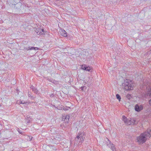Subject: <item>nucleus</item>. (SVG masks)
Masks as SVG:
<instances>
[{
  "mask_svg": "<svg viewBox=\"0 0 151 151\" xmlns=\"http://www.w3.org/2000/svg\"><path fill=\"white\" fill-rule=\"evenodd\" d=\"M142 85L140 87L141 90L145 91V93L142 94V96L147 99L151 98V88L149 86V83L147 81H143Z\"/></svg>",
  "mask_w": 151,
  "mask_h": 151,
  "instance_id": "obj_1",
  "label": "nucleus"
},
{
  "mask_svg": "<svg viewBox=\"0 0 151 151\" xmlns=\"http://www.w3.org/2000/svg\"><path fill=\"white\" fill-rule=\"evenodd\" d=\"M85 138V134L83 132H79L75 138V143L79 146L81 145Z\"/></svg>",
  "mask_w": 151,
  "mask_h": 151,
  "instance_id": "obj_2",
  "label": "nucleus"
},
{
  "mask_svg": "<svg viewBox=\"0 0 151 151\" xmlns=\"http://www.w3.org/2000/svg\"><path fill=\"white\" fill-rule=\"evenodd\" d=\"M132 81L126 79L124 81V83L122 84V86H124V89L127 90H132L133 89L134 85L132 84Z\"/></svg>",
  "mask_w": 151,
  "mask_h": 151,
  "instance_id": "obj_3",
  "label": "nucleus"
},
{
  "mask_svg": "<svg viewBox=\"0 0 151 151\" xmlns=\"http://www.w3.org/2000/svg\"><path fill=\"white\" fill-rule=\"evenodd\" d=\"M148 134V133L147 132L146 133L143 132L141 133L139 136L137 137V142L140 144L145 143L148 138L146 136L145 134Z\"/></svg>",
  "mask_w": 151,
  "mask_h": 151,
  "instance_id": "obj_4",
  "label": "nucleus"
},
{
  "mask_svg": "<svg viewBox=\"0 0 151 151\" xmlns=\"http://www.w3.org/2000/svg\"><path fill=\"white\" fill-rule=\"evenodd\" d=\"M122 120L125 123L128 125H134V124H137L138 123L134 119H127L124 116H122Z\"/></svg>",
  "mask_w": 151,
  "mask_h": 151,
  "instance_id": "obj_5",
  "label": "nucleus"
},
{
  "mask_svg": "<svg viewBox=\"0 0 151 151\" xmlns=\"http://www.w3.org/2000/svg\"><path fill=\"white\" fill-rule=\"evenodd\" d=\"M143 106L142 105L136 104L134 107L135 110L137 112H139L143 109Z\"/></svg>",
  "mask_w": 151,
  "mask_h": 151,
  "instance_id": "obj_6",
  "label": "nucleus"
},
{
  "mask_svg": "<svg viewBox=\"0 0 151 151\" xmlns=\"http://www.w3.org/2000/svg\"><path fill=\"white\" fill-rule=\"evenodd\" d=\"M18 2H19V0H8L7 1L8 4L10 6H12Z\"/></svg>",
  "mask_w": 151,
  "mask_h": 151,
  "instance_id": "obj_7",
  "label": "nucleus"
},
{
  "mask_svg": "<svg viewBox=\"0 0 151 151\" xmlns=\"http://www.w3.org/2000/svg\"><path fill=\"white\" fill-rule=\"evenodd\" d=\"M81 68L82 69L85 70L87 71H90L91 70L90 67L87 66L86 65H81Z\"/></svg>",
  "mask_w": 151,
  "mask_h": 151,
  "instance_id": "obj_8",
  "label": "nucleus"
},
{
  "mask_svg": "<svg viewBox=\"0 0 151 151\" xmlns=\"http://www.w3.org/2000/svg\"><path fill=\"white\" fill-rule=\"evenodd\" d=\"M36 32L37 33L38 35H41L42 34V32H44V29H41V28H38L36 30Z\"/></svg>",
  "mask_w": 151,
  "mask_h": 151,
  "instance_id": "obj_9",
  "label": "nucleus"
},
{
  "mask_svg": "<svg viewBox=\"0 0 151 151\" xmlns=\"http://www.w3.org/2000/svg\"><path fill=\"white\" fill-rule=\"evenodd\" d=\"M63 119H64V121L65 125H66V123H68L69 121V116L68 115H66L65 116H63Z\"/></svg>",
  "mask_w": 151,
  "mask_h": 151,
  "instance_id": "obj_10",
  "label": "nucleus"
},
{
  "mask_svg": "<svg viewBox=\"0 0 151 151\" xmlns=\"http://www.w3.org/2000/svg\"><path fill=\"white\" fill-rule=\"evenodd\" d=\"M14 8L16 9H19L21 7L22 4L21 2H18L14 4Z\"/></svg>",
  "mask_w": 151,
  "mask_h": 151,
  "instance_id": "obj_11",
  "label": "nucleus"
},
{
  "mask_svg": "<svg viewBox=\"0 0 151 151\" xmlns=\"http://www.w3.org/2000/svg\"><path fill=\"white\" fill-rule=\"evenodd\" d=\"M60 34L62 36L66 37H67V34L66 32L64 29H62L60 32Z\"/></svg>",
  "mask_w": 151,
  "mask_h": 151,
  "instance_id": "obj_12",
  "label": "nucleus"
},
{
  "mask_svg": "<svg viewBox=\"0 0 151 151\" xmlns=\"http://www.w3.org/2000/svg\"><path fill=\"white\" fill-rule=\"evenodd\" d=\"M30 88L32 90V91L36 93V94H37L38 93V91L37 90V89L36 88H35V87H34L33 86H31L30 87Z\"/></svg>",
  "mask_w": 151,
  "mask_h": 151,
  "instance_id": "obj_13",
  "label": "nucleus"
},
{
  "mask_svg": "<svg viewBox=\"0 0 151 151\" xmlns=\"http://www.w3.org/2000/svg\"><path fill=\"white\" fill-rule=\"evenodd\" d=\"M105 143L106 144L107 146H108V147H110V145L112 143H111V141L109 140L107 138H106V140H105Z\"/></svg>",
  "mask_w": 151,
  "mask_h": 151,
  "instance_id": "obj_14",
  "label": "nucleus"
},
{
  "mask_svg": "<svg viewBox=\"0 0 151 151\" xmlns=\"http://www.w3.org/2000/svg\"><path fill=\"white\" fill-rule=\"evenodd\" d=\"M110 147H109L110 148L112 151H116V148L115 147V145L112 143L110 145Z\"/></svg>",
  "mask_w": 151,
  "mask_h": 151,
  "instance_id": "obj_15",
  "label": "nucleus"
},
{
  "mask_svg": "<svg viewBox=\"0 0 151 151\" xmlns=\"http://www.w3.org/2000/svg\"><path fill=\"white\" fill-rule=\"evenodd\" d=\"M147 132L148 133V134H146V137H147L148 138H150V137L151 136V129L150 130H149L148 131L145 132H144V133H147Z\"/></svg>",
  "mask_w": 151,
  "mask_h": 151,
  "instance_id": "obj_16",
  "label": "nucleus"
},
{
  "mask_svg": "<svg viewBox=\"0 0 151 151\" xmlns=\"http://www.w3.org/2000/svg\"><path fill=\"white\" fill-rule=\"evenodd\" d=\"M27 50H31L33 49L35 50H39V48L37 47H28V48L27 49Z\"/></svg>",
  "mask_w": 151,
  "mask_h": 151,
  "instance_id": "obj_17",
  "label": "nucleus"
},
{
  "mask_svg": "<svg viewBox=\"0 0 151 151\" xmlns=\"http://www.w3.org/2000/svg\"><path fill=\"white\" fill-rule=\"evenodd\" d=\"M92 83L93 82L92 81H89V80H88L87 83V86L89 87H90L92 84Z\"/></svg>",
  "mask_w": 151,
  "mask_h": 151,
  "instance_id": "obj_18",
  "label": "nucleus"
},
{
  "mask_svg": "<svg viewBox=\"0 0 151 151\" xmlns=\"http://www.w3.org/2000/svg\"><path fill=\"white\" fill-rule=\"evenodd\" d=\"M31 121V118L29 117H27L26 119V121L27 123H29Z\"/></svg>",
  "mask_w": 151,
  "mask_h": 151,
  "instance_id": "obj_19",
  "label": "nucleus"
},
{
  "mask_svg": "<svg viewBox=\"0 0 151 151\" xmlns=\"http://www.w3.org/2000/svg\"><path fill=\"white\" fill-rule=\"evenodd\" d=\"M116 97L117 99L120 101L121 99V97L120 96L119 94H117L116 95Z\"/></svg>",
  "mask_w": 151,
  "mask_h": 151,
  "instance_id": "obj_20",
  "label": "nucleus"
},
{
  "mask_svg": "<svg viewBox=\"0 0 151 151\" xmlns=\"http://www.w3.org/2000/svg\"><path fill=\"white\" fill-rule=\"evenodd\" d=\"M80 88L81 90L82 91H84V89H85L86 90V87L85 86H83L81 87Z\"/></svg>",
  "mask_w": 151,
  "mask_h": 151,
  "instance_id": "obj_21",
  "label": "nucleus"
},
{
  "mask_svg": "<svg viewBox=\"0 0 151 151\" xmlns=\"http://www.w3.org/2000/svg\"><path fill=\"white\" fill-rule=\"evenodd\" d=\"M17 131L20 134H23V132H22V131L19 128H17Z\"/></svg>",
  "mask_w": 151,
  "mask_h": 151,
  "instance_id": "obj_22",
  "label": "nucleus"
},
{
  "mask_svg": "<svg viewBox=\"0 0 151 151\" xmlns=\"http://www.w3.org/2000/svg\"><path fill=\"white\" fill-rule=\"evenodd\" d=\"M26 102H25V101H21V102L20 103V104H26Z\"/></svg>",
  "mask_w": 151,
  "mask_h": 151,
  "instance_id": "obj_23",
  "label": "nucleus"
},
{
  "mask_svg": "<svg viewBox=\"0 0 151 151\" xmlns=\"http://www.w3.org/2000/svg\"><path fill=\"white\" fill-rule=\"evenodd\" d=\"M28 96L29 97L31 96V93H30L29 92H28Z\"/></svg>",
  "mask_w": 151,
  "mask_h": 151,
  "instance_id": "obj_24",
  "label": "nucleus"
},
{
  "mask_svg": "<svg viewBox=\"0 0 151 151\" xmlns=\"http://www.w3.org/2000/svg\"><path fill=\"white\" fill-rule=\"evenodd\" d=\"M149 104L151 106V99L149 101Z\"/></svg>",
  "mask_w": 151,
  "mask_h": 151,
  "instance_id": "obj_25",
  "label": "nucleus"
},
{
  "mask_svg": "<svg viewBox=\"0 0 151 151\" xmlns=\"http://www.w3.org/2000/svg\"><path fill=\"white\" fill-rule=\"evenodd\" d=\"M61 127H62V128H63V127L62 126H64V128H65L66 127L65 126V125H64V124L62 125V124H61Z\"/></svg>",
  "mask_w": 151,
  "mask_h": 151,
  "instance_id": "obj_26",
  "label": "nucleus"
},
{
  "mask_svg": "<svg viewBox=\"0 0 151 151\" xmlns=\"http://www.w3.org/2000/svg\"><path fill=\"white\" fill-rule=\"evenodd\" d=\"M48 80L50 82H52V80L51 78L50 79V78H48Z\"/></svg>",
  "mask_w": 151,
  "mask_h": 151,
  "instance_id": "obj_27",
  "label": "nucleus"
}]
</instances>
